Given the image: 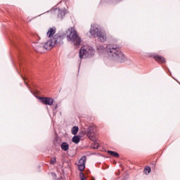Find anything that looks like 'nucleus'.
I'll return each mask as SVG.
<instances>
[{"instance_id":"412c9836","label":"nucleus","mask_w":180,"mask_h":180,"mask_svg":"<svg viewBox=\"0 0 180 180\" xmlns=\"http://www.w3.org/2000/svg\"><path fill=\"white\" fill-rule=\"evenodd\" d=\"M24 82H25V84H27V83L26 82V79H24Z\"/></svg>"},{"instance_id":"f03ea898","label":"nucleus","mask_w":180,"mask_h":180,"mask_svg":"<svg viewBox=\"0 0 180 180\" xmlns=\"http://www.w3.org/2000/svg\"><path fill=\"white\" fill-rule=\"evenodd\" d=\"M64 37L60 34H56L51 39H49L44 46L45 50H51L56 46H61L63 44V40Z\"/></svg>"},{"instance_id":"6e6552de","label":"nucleus","mask_w":180,"mask_h":180,"mask_svg":"<svg viewBox=\"0 0 180 180\" xmlns=\"http://www.w3.org/2000/svg\"><path fill=\"white\" fill-rule=\"evenodd\" d=\"M85 162H86V157L83 156L79 160L78 163V168L81 172L85 169Z\"/></svg>"},{"instance_id":"f257e3e1","label":"nucleus","mask_w":180,"mask_h":180,"mask_svg":"<svg viewBox=\"0 0 180 180\" xmlns=\"http://www.w3.org/2000/svg\"><path fill=\"white\" fill-rule=\"evenodd\" d=\"M105 50L107 54L110 57H112L114 61H117V63H124V61H126V56H124V54L122 52L119 45L109 44L107 45Z\"/></svg>"},{"instance_id":"39448f33","label":"nucleus","mask_w":180,"mask_h":180,"mask_svg":"<svg viewBox=\"0 0 180 180\" xmlns=\"http://www.w3.org/2000/svg\"><path fill=\"white\" fill-rule=\"evenodd\" d=\"M95 133H96V126L91 125L87 129V136L91 141H96V135H95Z\"/></svg>"},{"instance_id":"ddd939ff","label":"nucleus","mask_w":180,"mask_h":180,"mask_svg":"<svg viewBox=\"0 0 180 180\" xmlns=\"http://www.w3.org/2000/svg\"><path fill=\"white\" fill-rule=\"evenodd\" d=\"M107 153L112 157H115L116 158H119V153H117V152L108 150L107 151Z\"/></svg>"},{"instance_id":"7ed1b4c3","label":"nucleus","mask_w":180,"mask_h":180,"mask_svg":"<svg viewBox=\"0 0 180 180\" xmlns=\"http://www.w3.org/2000/svg\"><path fill=\"white\" fill-rule=\"evenodd\" d=\"M67 39L68 41H72V43H74L76 46L81 44V38L78 36V34H77V31L74 27H70L68 30Z\"/></svg>"},{"instance_id":"6ab92c4d","label":"nucleus","mask_w":180,"mask_h":180,"mask_svg":"<svg viewBox=\"0 0 180 180\" xmlns=\"http://www.w3.org/2000/svg\"><path fill=\"white\" fill-rule=\"evenodd\" d=\"M79 176L81 180H86V179L85 178V176L84 175V173L81 172L79 174Z\"/></svg>"},{"instance_id":"0eeeda50","label":"nucleus","mask_w":180,"mask_h":180,"mask_svg":"<svg viewBox=\"0 0 180 180\" xmlns=\"http://www.w3.org/2000/svg\"><path fill=\"white\" fill-rule=\"evenodd\" d=\"M39 99L41 101L42 103L45 105H49V106L53 105L54 103V99L52 98H47V97H39Z\"/></svg>"},{"instance_id":"423d86ee","label":"nucleus","mask_w":180,"mask_h":180,"mask_svg":"<svg viewBox=\"0 0 180 180\" xmlns=\"http://www.w3.org/2000/svg\"><path fill=\"white\" fill-rule=\"evenodd\" d=\"M99 40L105 43V41H115V38L111 34H107L105 32H101L100 34L98 35Z\"/></svg>"},{"instance_id":"f3484780","label":"nucleus","mask_w":180,"mask_h":180,"mask_svg":"<svg viewBox=\"0 0 180 180\" xmlns=\"http://www.w3.org/2000/svg\"><path fill=\"white\" fill-rule=\"evenodd\" d=\"M72 141L73 143H75L76 144H78V143H79V136H74L72 138Z\"/></svg>"},{"instance_id":"dca6fc26","label":"nucleus","mask_w":180,"mask_h":180,"mask_svg":"<svg viewBox=\"0 0 180 180\" xmlns=\"http://www.w3.org/2000/svg\"><path fill=\"white\" fill-rule=\"evenodd\" d=\"M35 49L37 50V51H40V49H43L44 47H43V45H41V44H35Z\"/></svg>"},{"instance_id":"f8f14e48","label":"nucleus","mask_w":180,"mask_h":180,"mask_svg":"<svg viewBox=\"0 0 180 180\" xmlns=\"http://www.w3.org/2000/svg\"><path fill=\"white\" fill-rule=\"evenodd\" d=\"M61 149L63 150V151H68V148H70V145L67 143V142H63L61 144Z\"/></svg>"},{"instance_id":"9d476101","label":"nucleus","mask_w":180,"mask_h":180,"mask_svg":"<svg viewBox=\"0 0 180 180\" xmlns=\"http://www.w3.org/2000/svg\"><path fill=\"white\" fill-rule=\"evenodd\" d=\"M153 58L155 61H157L159 64H165V58L158 56V55H154Z\"/></svg>"},{"instance_id":"9b49d317","label":"nucleus","mask_w":180,"mask_h":180,"mask_svg":"<svg viewBox=\"0 0 180 180\" xmlns=\"http://www.w3.org/2000/svg\"><path fill=\"white\" fill-rule=\"evenodd\" d=\"M46 34L48 37H53L56 34V28H50Z\"/></svg>"},{"instance_id":"4be33fe9","label":"nucleus","mask_w":180,"mask_h":180,"mask_svg":"<svg viewBox=\"0 0 180 180\" xmlns=\"http://www.w3.org/2000/svg\"><path fill=\"white\" fill-rule=\"evenodd\" d=\"M58 17H59V18H63V16H62V15H61V16L58 15Z\"/></svg>"},{"instance_id":"4468645a","label":"nucleus","mask_w":180,"mask_h":180,"mask_svg":"<svg viewBox=\"0 0 180 180\" xmlns=\"http://www.w3.org/2000/svg\"><path fill=\"white\" fill-rule=\"evenodd\" d=\"M143 172L146 175H148L151 172V168L148 166H146L143 170Z\"/></svg>"},{"instance_id":"20e7f679","label":"nucleus","mask_w":180,"mask_h":180,"mask_svg":"<svg viewBox=\"0 0 180 180\" xmlns=\"http://www.w3.org/2000/svg\"><path fill=\"white\" fill-rule=\"evenodd\" d=\"M94 53H95V51L88 48V46H84L80 49L79 54L81 58H84V56L85 57H86V56H92Z\"/></svg>"},{"instance_id":"aec40b11","label":"nucleus","mask_w":180,"mask_h":180,"mask_svg":"<svg viewBox=\"0 0 180 180\" xmlns=\"http://www.w3.org/2000/svg\"><path fill=\"white\" fill-rule=\"evenodd\" d=\"M99 146L96 145V147H94V148H98Z\"/></svg>"},{"instance_id":"2eb2a0df","label":"nucleus","mask_w":180,"mask_h":180,"mask_svg":"<svg viewBox=\"0 0 180 180\" xmlns=\"http://www.w3.org/2000/svg\"><path fill=\"white\" fill-rule=\"evenodd\" d=\"M78 130H79L78 127H73L72 129V134L75 135L77 134V133H78Z\"/></svg>"},{"instance_id":"a211bd4d","label":"nucleus","mask_w":180,"mask_h":180,"mask_svg":"<svg viewBox=\"0 0 180 180\" xmlns=\"http://www.w3.org/2000/svg\"><path fill=\"white\" fill-rule=\"evenodd\" d=\"M56 162H57V158L56 157L52 158L51 159L50 164H51L52 165H54Z\"/></svg>"},{"instance_id":"1a4fd4ad","label":"nucleus","mask_w":180,"mask_h":180,"mask_svg":"<svg viewBox=\"0 0 180 180\" xmlns=\"http://www.w3.org/2000/svg\"><path fill=\"white\" fill-rule=\"evenodd\" d=\"M101 30H99V27H96L95 25H91V27L90 29V33L92 34V36H94V37H98V35L101 33Z\"/></svg>"}]
</instances>
